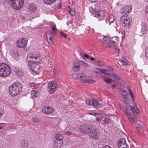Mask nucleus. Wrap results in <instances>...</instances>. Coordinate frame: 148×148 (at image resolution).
Wrapping results in <instances>:
<instances>
[{
	"label": "nucleus",
	"instance_id": "nucleus-33",
	"mask_svg": "<svg viewBox=\"0 0 148 148\" xmlns=\"http://www.w3.org/2000/svg\"><path fill=\"white\" fill-rule=\"evenodd\" d=\"M94 63L97 65L101 66L102 65V63L99 60H95L94 61Z\"/></svg>",
	"mask_w": 148,
	"mask_h": 148
},
{
	"label": "nucleus",
	"instance_id": "nucleus-55",
	"mask_svg": "<svg viewBox=\"0 0 148 148\" xmlns=\"http://www.w3.org/2000/svg\"><path fill=\"white\" fill-rule=\"evenodd\" d=\"M56 90H60V92H61V91H62V89L61 88H58L57 86V85H56Z\"/></svg>",
	"mask_w": 148,
	"mask_h": 148
},
{
	"label": "nucleus",
	"instance_id": "nucleus-11",
	"mask_svg": "<svg viewBox=\"0 0 148 148\" xmlns=\"http://www.w3.org/2000/svg\"><path fill=\"white\" fill-rule=\"evenodd\" d=\"M89 10L91 13L94 14L95 17L97 18H102L104 16V13L103 10H101L97 11H94L93 9L91 7L89 8Z\"/></svg>",
	"mask_w": 148,
	"mask_h": 148
},
{
	"label": "nucleus",
	"instance_id": "nucleus-4",
	"mask_svg": "<svg viewBox=\"0 0 148 148\" xmlns=\"http://www.w3.org/2000/svg\"><path fill=\"white\" fill-rule=\"evenodd\" d=\"M128 106L126 105L123 106L122 105H120V107L121 109L123 110L126 116H130V113L132 112L134 114L137 115L138 113V110L136 106L134 107L133 108L130 109L128 108Z\"/></svg>",
	"mask_w": 148,
	"mask_h": 148
},
{
	"label": "nucleus",
	"instance_id": "nucleus-62",
	"mask_svg": "<svg viewBox=\"0 0 148 148\" xmlns=\"http://www.w3.org/2000/svg\"><path fill=\"white\" fill-rule=\"evenodd\" d=\"M92 3L96 2L97 1V0H90Z\"/></svg>",
	"mask_w": 148,
	"mask_h": 148
},
{
	"label": "nucleus",
	"instance_id": "nucleus-52",
	"mask_svg": "<svg viewBox=\"0 0 148 148\" xmlns=\"http://www.w3.org/2000/svg\"><path fill=\"white\" fill-rule=\"evenodd\" d=\"M84 58H85L87 59H89V58L90 57V56L84 53Z\"/></svg>",
	"mask_w": 148,
	"mask_h": 148
},
{
	"label": "nucleus",
	"instance_id": "nucleus-57",
	"mask_svg": "<svg viewBox=\"0 0 148 148\" xmlns=\"http://www.w3.org/2000/svg\"><path fill=\"white\" fill-rule=\"evenodd\" d=\"M131 95V97L133 99V101H134V95L133 93H131V95Z\"/></svg>",
	"mask_w": 148,
	"mask_h": 148
},
{
	"label": "nucleus",
	"instance_id": "nucleus-30",
	"mask_svg": "<svg viewBox=\"0 0 148 148\" xmlns=\"http://www.w3.org/2000/svg\"><path fill=\"white\" fill-rule=\"evenodd\" d=\"M41 59L40 57L39 56H36V64H39L41 63Z\"/></svg>",
	"mask_w": 148,
	"mask_h": 148
},
{
	"label": "nucleus",
	"instance_id": "nucleus-16",
	"mask_svg": "<svg viewBox=\"0 0 148 148\" xmlns=\"http://www.w3.org/2000/svg\"><path fill=\"white\" fill-rule=\"evenodd\" d=\"M53 111V110L51 108L49 107H45L42 109V112L47 114L52 113Z\"/></svg>",
	"mask_w": 148,
	"mask_h": 148
},
{
	"label": "nucleus",
	"instance_id": "nucleus-35",
	"mask_svg": "<svg viewBox=\"0 0 148 148\" xmlns=\"http://www.w3.org/2000/svg\"><path fill=\"white\" fill-rule=\"evenodd\" d=\"M110 121V117L108 116L107 118H106L103 119V121L104 123L106 124L109 122Z\"/></svg>",
	"mask_w": 148,
	"mask_h": 148
},
{
	"label": "nucleus",
	"instance_id": "nucleus-38",
	"mask_svg": "<svg viewBox=\"0 0 148 148\" xmlns=\"http://www.w3.org/2000/svg\"><path fill=\"white\" fill-rule=\"evenodd\" d=\"M49 36V35H46L47 40L48 43H50L51 41H52L51 38L52 37H51V36Z\"/></svg>",
	"mask_w": 148,
	"mask_h": 148
},
{
	"label": "nucleus",
	"instance_id": "nucleus-8",
	"mask_svg": "<svg viewBox=\"0 0 148 148\" xmlns=\"http://www.w3.org/2000/svg\"><path fill=\"white\" fill-rule=\"evenodd\" d=\"M121 23L126 28L129 29L131 26L132 21L129 19L125 17V16H122L120 19Z\"/></svg>",
	"mask_w": 148,
	"mask_h": 148
},
{
	"label": "nucleus",
	"instance_id": "nucleus-19",
	"mask_svg": "<svg viewBox=\"0 0 148 148\" xmlns=\"http://www.w3.org/2000/svg\"><path fill=\"white\" fill-rule=\"evenodd\" d=\"M132 114L134 115L132 113V112L131 113H130V116H126L127 118H128L129 120L130 121V122H131V123H134L136 121V118L134 116H132Z\"/></svg>",
	"mask_w": 148,
	"mask_h": 148
},
{
	"label": "nucleus",
	"instance_id": "nucleus-26",
	"mask_svg": "<svg viewBox=\"0 0 148 148\" xmlns=\"http://www.w3.org/2000/svg\"><path fill=\"white\" fill-rule=\"evenodd\" d=\"M76 60L78 61L79 62H80V64L81 65L84 66L85 67H88V65L87 64V63H86L84 61H81L79 60H78L77 59H76Z\"/></svg>",
	"mask_w": 148,
	"mask_h": 148
},
{
	"label": "nucleus",
	"instance_id": "nucleus-47",
	"mask_svg": "<svg viewBox=\"0 0 148 148\" xmlns=\"http://www.w3.org/2000/svg\"><path fill=\"white\" fill-rule=\"evenodd\" d=\"M30 8L33 11H34L36 9V8L35 6V5H32L31 6H30Z\"/></svg>",
	"mask_w": 148,
	"mask_h": 148
},
{
	"label": "nucleus",
	"instance_id": "nucleus-27",
	"mask_svg": "<svg viewBox=\"0 0 148 148\" xmlns=\"http://www.w3.org/2000/svg\"><path fill=\"white\" fill-rule=\"evenodd\" d=\"M12 58L15 60H17L19 57V56L17 53H12Z\"/></svg>",
	"mask_w": 148,
	"mask_h": 148
},
{
	"label": "nucleus",
	"instance_id": "nucleus-3",
	"mask_svg": "<svg viewBox=\"0 0 148 148\" xmlns=\"http://www.w3.org/2000/svg\"><path fill=\"white\" fill-rule=\"evenodd\" d=\"M11 73V70L9 66L5 63L0 64V76L5 77Z\"/></svg>",
	"mask_w": 148,
	"mask_h": 148
},
{
	"label": "nucleus",
	"instance_id": "nucleus-34",
	"mask_svg": "<svg viewBox=\"0 0 148 148\" xmlns=\"http://www.w3.org/2000/svg\"><path fill=\"white\" fill-rule=\"evenodd\" d=\"M17 76L19 77H21L23 75V73L22 71L21 70L20 71H18L16 73Z\"/></svg>",
	"mask_w": 148,
	"mask_h": 148
},
{
	"label": "nucleus",
	"instance_id": "nucleus-14",
	"mask_svg": "<svg viewBox=\"0 0 148 148\" xmlns=\"http://www.w3.org/2000/svg\"><path fill=\"white\" fill-rule=\"evenodd\" d=\"M89 133L88 134L92 139L96 140L98 138V136L97 134V131L93 128V126L92 127L91 130H90Z\"/></svg>",
	"mask_w": 148,
	"mask_h": 148
},
{
	"label": "nucleus",
	"instance_id": "nucleus-45",
	"mask_svg": "<svg viewBox=\"0 0 148 148\" xmlns=\"http://www.w3.org/2000/svg\"><path fill=\"white\" fill-rule=\"evenodd\" d=\"M60 36H63V37H64V38H66L67 37L66 35V34L63 33V32H60Z\"/></svg>",
	"mask_w": 148,
	"mask_h": 148
},
{
	"label": "nucleus",
	"instance_id": "nucleus-28",
	"mask_svg": "<svg viewBox=\"0 0 148 148\" xmlns=\"http://www.w3.org/2000/svg\"><path fill=\"white\" fill-rule=\"evenodd\" d=\"M135 128L138 133H140L141 132V130L143 129V127L139 124L137 126H136Z\"/></svg>",
	"mask_w": 148,
	"mask_h": 148
},
{
	"label": "nucleus",
	"instance_id": "nucleus-2",
	"mask_svg": "<svg viewBox=\"0 0 148 148\" xmlns=\"http://www.w3.org/2000/svg\"><path fill=\"white\" fill-rule=\"evenodd\" d=\"M73 76L75 79H79L82 82L88 84L93 83L96 81L95 80H92V77H88L84 73L73 74Z\"/></svg>",
	"mask_w": 148,
	"mask_h": 148
},
{
	"label": "nucleus",
	"instance_id": "nucleus-60",
	"mask_svg": "<svg viewBox=\"0 0 148 148\" xmlns=\"http://www.w3.org/2000/svg\"><path fill=\"white\" fill-rule=\"evenodd\" d=\"M103 148H112L111 147H110L108 145H106L104 146Z\"/></svg>",
	"mask_w": 148,
	"mask_h": 148
},
{
	"label": "nucleus",
	"instance_id": "nucleus-49",
	"mask_svg": "<svg viewBox=\"0 0 148 148\" xmlns=\"http://www.w3.org/2000/svg\"><path fill=\"white\" fill-rule=\"evenodd\" d=\"M16 73L18 71H20L21 69H19L17 67H15V69H14Z\"/></svg>",
	"mask_w": 148,
	"mask_h": 148
},
{
	"label": "nucleus",
	"instance_id": "nucleus-9",
	"mask_svg": "<svg viewBox=\"0 0 148 148\" xmlns=\"http://www.w3.org/2000/svg\"><path fill=\"white\" fill-rule=\"evenodd\" d=\"M92 126V125L84 124L80 127L79 130L83 133L88 134L91 130Z\"/></svg>",
	"mask_w": 148,
	"mask_h": 148
},
{
	"label": "nucleus",
	"instance_id": "nucleus-17",
	"mask_svg": "<svg viewBox=\"0 0 148 148\" xmlns=\"http://www.w3.org/2000/svg\"><path fill=\"white\" fill-rule=\"evenodd\" d=\"M80 67L79 63L76 61H74L73 66V71H76L79 70Z\"/></svg>",
	"mask_w": 148,
	"mask_h": 148
},
{
	"label": "nucleus",
	"instance_id": "nucleus-7",
	"mask_svg": "<svg viewBox=\"0 0 148 148\" xmlns=\"http://www.w3.org/2000/svg\"><path fill=\"white\" fill-rule=\"evenodd\" d=\"M86 104L89 106H92L95 109L99 110L102 107V105L95 99L88 98L85 101Z\"/></svg>",
	"mask_w": 148,
	"mask_h": 148
},
{
	"label": "nucleus",
	"instance_id": "nucleus-18",
	"mask_svg": "<svg viewBox=\"0 0 148 148\" xmlns=\"http://www.w3.org/2000/svg\"><path fill=\"white\" fill-rule=\"evenodd\" d=\"M96 116V121L101 122V121H102V118H104V116L105 115L102 114V113H99Z\"/></svg>",
	"mask_w": 148,
	"mask_h": 148
},
{
	"label": "nucleus",
	"instance_id": "nucleus-41",
	"mask_svg": "<svg viewBox=\"0 0 148 148\" xmlns=\"http://www.w3.org/2000/svg\"><path fill=\"white\" fill-rule=\"evenodd\" d=\"M141 30L142 34H144L146 33L147 31V29L143 27L142 28Z\"/></svg>",
	"mask_w": 148,
	"mask_h": 148
},
{
	"label": "nucleus",
	"instance_id": "nucleus-5",
	"mask_svg": "<svg viewBox=\"0 0 148 148\" xmlns=\"http://www.w3.org/2000/svg\"><path fill=\"white\" fill-rule=\"evenodd\" d=\"M9 3L13 8L18 10L21 9L23 6L24 0H10Z\"/></svg>",
	"mask_w": 148,
	"mask_h": 148
},
{
	"label": "nucleus",
	"instance_id": "nucleus-56",
	"mask_svg": "<svg viewBox=\"0 0 148 148\" xmlns=\"http://www.w3.org/2000/svg\"><path fill=\"white\" fill-rule=\"evenodd\" d=\"M72 12H73V13L71 14V16H73L75 15V12L74 11L72 10Z\"/></svg>",
	"mask_w": 148,
	"mask_h": 148
},
{
	"label": "nucleus",
	"instance_id": "nucleus-21",
	"mask_svg": "<svg viewBox=\"0 0 148 148\" xmlns=\"http://www.w3.org/2000/svg\"><path fill=\"white\" fill-rule=\"evenodd\" d=\"M118 37L116 36L113 37L110 40V42L111 44H112L114 46H116L115 44L116 41L114 40V39H115V40H118Z\"/></svg>",
	"mask_w": 148,
	"mask_h": 148
},
{
	"label": "nucleus",
	"instance_id": "nucleus-39",
	"mask_svg": "<svg viewBox=\"0 0 148 148\" xmlns=\"http://www.w3.org/2000/svg\"><path fill=\"white\" fill-rule=\"evenodd\" d=\"M145 54L146 57L148 59V46L145 49Z\"/></svg>",
	"mask_w": 148,
	"mask_h": 148
},
{
	"label": "nucleus",
	"instance_id": "nucleus-31",
	"mask_svg": "<svg viewBox=\"0 0 148 148\" xmlns=\"http://www.w3.org/2000/svg\"><path fill=\"white\" fill-rule=\"evenodd\" d=\"M98 20L101 21L100 23L101 25H105L106 24V19L102 18L101 19H99Z\"/></svg>",
	"mask_w": 148,
	"mask_h": 148
},
{
	"label": "nucleus",
	"instance_id": "nucleus-58",
	"mask_svg": "<svg viewBox=\"0 0 148 148\" xmlns=\"http://www.w3.org/2000/svg\"><path fill=\"white\" fill-rule=\"evenodd\" d=\"M46 35H49L50 36H51V37H53V35H52V34L51 33V32H50V33H47Z\"/></svg>",
	"mask_w": 148,
	"mask_h": 148
},
{
	"label": "nucleus",
	"instance_id": "nucleus-48",
	"mask_svg": "<svg viewBox=\"0 0 148 148\" xmlns=\"http://www.w3.org/2000/svg\"><path fill=\"white\" fill-rule=\"evenodd\" d=\"M32 95L34 96L35 97H37V94L35 92L34 90H33L32 92Z\"/></svg>",
	"mask_w": 148,
	"mask_h": 148
},
{
	"label": "nucleus",
	"instance_id": "nucleus-59",
	"mask_svg": "<svg viewBox=\"0 0 148 148\" xmlns=\"http://www.w3.org/2000/svg\"><path fill=\"white\" fill-rule=\"evenodd\" d=\"M102 114H103L104 115H105V116H104V118H102V120H103V119H105V118H107L108 116V115H106V114H105L102 113Z\"/></svg>",
	"mask_w": 148,
	"mask_h": 148
},
{
	"label": "nucleus",
	"instance_id": "nucleus-42",
	"mask_svg": "<svg viewBox=\"0 0 148 148\" xmlns=\"http://www.w3.org/2000/svg\"><path fill=\"white\" fill-rule=\"evenodd\" d=\"M125 10L124 9V7L122 8L121 10V13L123 14L122 16H125Z\"/></svg>",
	"mask_w": 148,
	"mask_h": 148
},
{
	"label": "nucleus",
	"instance_id": "nucleus-53",
	"mask_svg": "<svg viewBox=\"0 0 148 148\" xmlns=\"http://www.w3.org/2000/svg\"><path fill=\"white\" fill-rule=\"evenodd\" d=\"M62 7V5L60 4H58L57 6H56V8L57 9H59L61 8Z\"/></svg>",
	"mask_w": 148,
	"mask_h": 148
},
{
	"label": "nucleus",
	"instance_id": "nucleus-63",
	"mask_svg": "<svg viewBox=\"0 0 148 148\" xmlns=\"http://www.w3.org/2000/svg\"><path fill=\"white\" fill-rule=\"evenodd\" d=\"M90 60L93 61L95 60V58H94L93 57H92L91 58H90Z\"/></svg>",
	"mask_w": 148,
	"mask_h": 148
},
{
	"label": "nucleus",
	"instance_id": "nucleus-64",
	"mask_svg": "<svg viewBox=\"0 0 148 148\" xmlns=\"http://www.w3.org/2000/svg\"><path fill=\"white\" fill-rule=\"evenodd\" d=\"M111 87L113 89H114L115 87V85L114 84H113L112 85Z\"/></svg>",
	"mask_w": 148,
	"mask_h": 148
},
{
	"label": "nucleus",
	"instance_id": "nucleus-25",
	"mask_svg": "<svg viewBox=\"0 0 148 148\" xmlns=\"http://www.w3.org/2000/svg\"><path fill=\"white\" fill-rule=\"evenodd\" d=\"M44 3L50 5L53 3L56 0H43Z\"/></svg>",
	"mask_w": 148,
	"mask_h": 148
},
{
	"label": "nucleus",
	"instance_id": "nucleus-24",
	"mask_svg": "<svg viewBox=\"0 0 148 148\" xmlns=\"http://www.w3.org/2000/svg\"><path fill=\"white\" fill-rule=\"evenodd\" d=\"M21 144L22 148H27L28 145L27 141L23 140L21 143Z\"/></svg>",
	"mask_w": 148,
	"mask_h": 148
},
{
	"label": "nucleus",
	"instance_id": "nucleus-51",
	"mask_svg": "<svg viewBox=\"0 0 148 148\" xmlns=\"http://www.w3.org/2000/svg\"><path fill=\"white\" fill-rule=\"evenodd\" d=\"M28 86L30 87H33L34 86V83H29L28 84Z\"/></svg>",
	"mask_w": 148,
	"mask_h": 148
},
{
	"label": "nucleus",
	"instance_id": "nucleus-6",
	"mask_svg": "<svg viewBox=\"0 0 148 148\" xmlns=\"http://www.w3.org/2000/svg\"><path fill=\"white\" fill-rule=\"evenodd\" d=\"M36 58L35 56L32 55L31 56H28L27 58L29 62L28 66L29 68L32 72H36L35 69L34 70L33 67L36 64Z\"/></svg>",
	"mask_w": 148,
	"mask_h": 148
},
{
	"label": "nucleus",
	"instance_id": "nucleus-15",
	"mask_svg": "<svg viewBox=\"0 0 148 148\" xmlns=\"http://www.w3.org/2000/svg\"><path fill=\"white\" fill-rule=\"evenodd\" d=\"M118 145L119 148H127V145L124 138L120 139L118 141Z\"/></svg>",
	"mask_w": 148,
	"mask_h": 148
},
{
	"label": "nucleus",
	"instance_id": "nucleus-44",
	"mask_svg": "<svg viewBox=\"0 0 148 148\" xmlns=\"http://www.w3.org/2000/svg\"><path fill=\"white\" fill-rule=\"evenodd\" d=\"M104 80L106 83L109 84H110L111 83L112 81V80L111 79H105Z\"/></svg>",
	"mask_w": 148,
	"mask_h": 148
},
{
	"label": "nucleus",
	"instance_id": "nucleus-61",
	"mask_svg": "<svg viewBox=\"0 0 148 148\" xmlns=\"http://www.w3.org/2000/svg\"><path fill=\"white\" fill-rule=\"evenodd\" d=\"M92 115L94 116H95V117H96V116H97V114H98V113H95V112H94V113H93L92 114Z\"/></svg>",
	"mask_w": 148,
	"mask_h": 148
},
{
	"label": "nucleus",
	"instance_id": "nucleus-32",
	"mask_svg": "<svg viewBox=\"0 0 148 148\" xmlns=\"http://www.w3.org/2000/svg\"><path fill=\"white\" fill-rule=\"evenodd\" d=\"M121 60L122 63H123V65L125 64H127V60L124 57H122L121 59Z\"/></svg>",
	"mask_w": 148,
	"mask_h": 148
},
{
	"label": "nucleus",
	"instance_id": "nucleus-50",
	"mask_svg": "<svg viewBox=\"0 0 148 148\" xmlns=\"http://www.w3.org/2000/svg\"><path fill=\"white\" fill-rule=\"evenodd\" d=\"M51 29L52 31L53 32L56 31V25L55 24H54L53 25H52Z\"/></svg>",
	"mask_w": 148,
	"mask_h": 148
},
{
	"label": "nucleus",
	"instance_id": "nucleus-12",
	"mask_svg": "<svg viewBox=\"0 0 148 148\" xmlns=\"http://www.w3.org/2000/svg\"><path fill=\"white\" fill-rule=\"evenodd\" d=\"M48 91L51 94H52L56 90V82L51 81L48 84Z\"/></svg>",
	"mask_w": 148,
	"mask_h": 148
},
{
	"label": "nucleus",
	"instance_id": "nucleus-23",
	"mask_svg": "<svg viewBox=\"0 0 148 148\" xmlns=\"http://www.w3.org/2000/svg\"><path fill=\"white\" fill-rule=\"evenodd\" d=\"M101 72L103 74H104L105 75H107L109 76L110 77V75L111 74L109 72V71L108 70H101Z\"/></svg>",
	"mask_w": 148,
	"mask_h": 148
},
{
	"label": "nucleus",
	"instance_id": "nucleus-54",
	"mask_svg": "<svg viewBox=\"0 0 148 148\" xmlns=\"http://www.w3.org/2000/svg\"><path fill=\"white\" fill-rule=\"evenodd\" d=\"M128 13V12L127 10H125V17H126V18H127V14Z\"/></svg>",
	"mask_w": 148,
	"mask_h": 148
},
{
	"label": "nucleus",
	"instance_id": "nucleus-22",
	"mask_svg": "<svg viewBox=\"0 0 148 148\" xmlns=\"http://www.w3.org/2000/svg\"><path fill=\"white\" fill-rule=\"evenodd\" d=\"M124 7L125 10L127 11L128 14L130 13L132 10V6L130 5H126Z\"/></svg>",
	"mask_w": 148,
	"mask_h": 148
},
{
	"label": "nucleus",
	"instance_id": "nucleus-43",
	"mask_svg": "<svg viewBox=\"0 0 148 148\" xmlns=\"http://www.w3.org/2000/svg\"><path fill=\"white\" fill-rule=\"evenodd\" d=\"M61 93H59L58 95H57L56 97V99H58V100H60V99L62 97V95L61 94Z\"/></svg>",
	"mask_w": 148,
	"mask_h": 148
},
{
	"label": "nucleus",
	"instance_id": "nucleus-36",
	"mask_svg": "<svg viewBox=\"0 0 148 148\" xmlns=\"http://www.w3.org/2000/svg\"><path fill=\"white\" fill-rule=\"evenodd\" d=\"M108 19L109 22L111 23L112 22L114 21L113 16L112 15H110L109 16Z\"/></svg>",
	"mask_w": 148,
	"mask_h": 148
},
{
	"label": "nucleus",
	"instance_id": "nucleus-20",
	"mask_svg": "<svg viewBox=\"0 0 148 148\" xmlns=\"http://www.w3.org/2000/svg\"><path fill=\"white\" fill-rule=\"evenodd\" d=\"M124 101L126 105L128 106V108H130V109L133 108L130 106L129 104L130 100L126 96H124Z\"/></svg>",
	"mask_w": 148,
	"mask_h": 148
},
{
	"label": "nucleus",
	"instance_id": "nucleus-37",
	"mask_svg": "<svg viewBox=\"0 0 148 148\" xmlns=\"http://www.w3.org/2000/svg\"><path fill=\"white\" fill-rule=\"evenodd\" d=\"M64 134L67 135H71L73 134V133L71 130H67L64 132Z\"/></svg>",
	"mask_w": 148,
	"mask_h": 148
},
{
	"label": "nucleus",
	"instance_id": "nucleus-10",
	"mask_svg": "<svg viewBox=\"0 0 148 148\" xmlns=\"http://www.w3.org/2000/svg\"><path fill=\"white\" fill-rule=\"evenodd\" d=\"M27 42V38H19L17 40L16 45L17 47L19 48L25 47L26 46Z\"/></svg>",
	"mask_w": 148,
	"mask_h": 148
},
{
	"label": "nucleus",
	"instance_id": "nucleus-1",
	"mask_svg": "<svg viewBox=\"0 0 148 148\" xmlns=\"http://www.w3.org/2000/svg\"><path fill=\"white\" fill-rule=\"evenodd\" d=\"M22 90V84L18 82H16L10 86L9 88L10 95L15 96L19 94Z\"/></svg>",
	"mask_w": 148,
	"mask_h": 148
},
{
	"label": "nucleus",
	"instance_id": "nucleus-13",
	"mask_svg": "<svg viewBox=\"0 0 148 148\" xmlns=\"http://www.w3.org/2000/svg\"><path fill=\"white\" fill-rule=\"evenodd\" d=\"M63 138V136L60 134H57L56 135V144L57 145H56V148H60L62 146Z\"/></svg>",
	"mask_w": 148,
	"mask_h": 148
},
{
	"label": "nucleus",
	"instance_id": "nucleus-40",
	"mask_svg": "<svg viewBox=\"0 0 148 148\" xmlns=\"http://www.w3.org/2000/svg\"><path fill=\"white\" fill-rule=\"evenodd\" d=\"M32 120L34 122L36 123L39 122L40 121L39 119L37 117L32 118Z\"/></svg>",
	"mask_w": 148,
	"mask_h": 148
},
{
	"label": "nucleus",
	"instance_id": "nucleus-29",
	"mask_svg": "<svg viewBox=\"0 0 148 148\" xmlns=\"http://www.w3.org/2000/svg\"><path fill=\"white\" fill-rule=\"evenodd\" d=\"M111 77H112L114 79H117L118 80H119L120 79L118 75L114 74H111L110 75Z\"/></svg>",
	"mask_w": 148,
	"mask_h": 148
},
{
	"label": "nucleus",
	"instance_id": "nucleus-46",
	"mask_svg": "<svg viewBox=\"0 0 148 148\" xmlns=\"http://www.w3.org/2000/svg\"><path fill=\"white\" fill-rule=\"evenodd\" d=\"M121 92H123L122 95L123 97L126 96L127 92L126 91H125L124 90L122 89V90H121Z\"/></svg>",
	"mask_w": 148,
	"mask_h": 148
}]
</instances>
